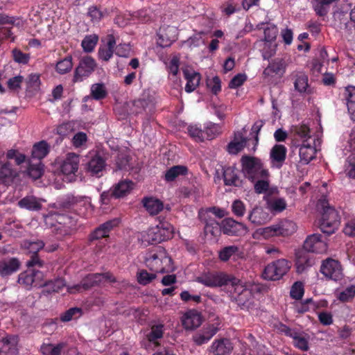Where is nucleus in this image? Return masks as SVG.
<instances>
[{"label": "nucleus", "mask_w": 355, "mask_h": 355, "mask_svg": "<svg viewBox=\"0 0 355 355\" xmlns=\"http://www.w3.org/2000/svg\"><path fill=\"white\" fill-rule=\"evenodd\" d=\"M146 266L155 272H170L174 270L173 260L166 250L161 247H155L148 250L145 257Z\"/></svg>", "instance_id": "1"}, {"label": "nucleus", "mask_w": 355, "mask_h": 355, "mask_svg": "<svg viewBox=\"0 0 355 355\" xmlns=\"http://www.w3.org/2000/svg\"><path fill=\"white\" fill-rule=\"evenodd\" d=\"M317 208L322 215L319 223L321 231L327 235L334 233L340 225V216L338 211L329 205L325 196H322L318 200Z\"/></svg>", "instance_id": "2"}, {"label": "nucleus", "mask_w": 355, "mask_h": 355, "mask_svg": "<svg viewBox=\"0 0 355 355\" xmlns=\"http://www.w3.org/2000/svg\"><path fill=\"white\" fill-rule=\"evenodd\" d=\"M55 220V224H51L52 233L58 241L67 240L76 232V221L72 217L53 212L46 217V220Z\"/></svg>", "instance_id": "3"}, {"label": "nucleus", "mask_w": 355, "mask_h": 355, "mask_svg": "<svg viewBox=\"0 0 355 355\" xmlns=\"http://www.w3.org/2000/svg\"><path fill=\"white\" fill-rule=\"evenodd\" d=\"M156 220L157 223L155 227L141 233V239L143 243L153 244L166 241L173 238L174 228L165 217L158 216Z\"/></svg>", "instance_id": "4"}, {"label": "nucleus", "mask_w": 355, "mask_h": 355, "mask_svg": "<svg viewBox=\"0 0 355 355\" xmlns=\"http://www.w3.org/2000/svg\"><path fill=\"white\" fill-rule=\"evenodd\" d=\"M242 172L245 178L254 182L260 178H269L270 173L261 160L257 157L243 155L241 159Z\"/></svg>", "instance_id": "5"}, {"label": "nucleus", "mask_w": 355, "mask_h": 355, "mask_svg": "<svg viewBox=\"0 0 355 355\" xmlns=\"http://www.w3.org/2000/svg\"><path fill=\"white\" fill-rule=\"evenodd\" d=\"M196 282L207 287H221L238 282V278L223 272L212 271L202 273Z\"/></svg>", "instance_id": "6"}, {"label": "nucleus", "mask_w": 355, "mask_h": 355, "mask_svg": "<svg viewBox=\"0 0 355 355\" xmlns=\"http://www.w3.org/2000/svg\"><path fill=\"white\" fill-rule=\"evenodd\" d=\"M296 230L295 223L289 220H282L272 225L261 228L257 230L264 239H268L272 236H287Z\"/></svg>", "instance_id": "7"}, {"label": "nucleus", "mask_w": 355, "mask_h": 355, "mask_svg": "<svg viewBox=\"0 0 355 355\" xmlns=\"http://www.w3.org/2000/svg\"><path fill=\"white\" fill-rule=\"evenodd\" d=\"M291 262L285 259H279L268 264L263 272L264 279L277 281L281 279L290 270Z\"/></svg>", "instance_id": "8"}, {"label": "nucleus", "mask_w": 355, "mask_h": 355, "mask_svg": "<svg viewBox=\"0 0 355 355\" xmlns=\"http://www.w3.org/2000/svg\"><path fill=\"white\" fill-rule=\"evenodd\" d=\"M320 271L328 280L339 282L344 277L343 268L340 262L330 257L322 261Z\"/></svg>", "instance_id": "9"}, {"label": "nucleus", "mask_w": 355, "mask_h": 355, "mask_svg": "<svg viewBox=\"0 0 355 355\" xmlns=\"http://www.w3.org/2000/svg\"><path fill=\"white\" fill-rule=\"evenodd\" d=\"M96 67V62L92 57L89 55L83 57L75 68L72 82L76 83L83 81L95 71Z\"/></svg>", "instance_id": "10"}, {"label": "nucleus", "mask_w": 355, "mask_h": 355, "mask_svg": "<svg viewBox=\"0 0 355 355\" xmlns=\"http://www.w3.org/2000/svg\"><path fill=\"white\" fill-rule=\"evenodd\" d=\"M230 286H232L234 289L232 298H234L237 304L241 308L247 306L248 303L253 297L251 290L243 285L239 279H238V282H236L235 284H230Z\"/></svg>", "instance_id": "11"}, {"label": "nucleus", "mask_w": 355, "mask_h": 355, "mask_svg": "<svg viewBox=\"0 0 355 355\" xmlns=\"http://www.w3.org/2000/svg\"><path fill=\"white\" fill-rule=\"evenodd\" d=\"M119 223L120 220L119 218H114L103 223L90 233L89 241L92 243L94 241L109 238L111 231L117 227Z\"/></svg>", "instance_id": "12"}, {"label": "nucleus", "mask_w": 355, "mask_h": 355, "mask_svg": "<svg viewBox=\"0 0 355 355\" xmlns=\"http://www.w3.org/2000/svg\"><path fill=\"white\" fill-rule=\"evenodd\" d=\"M303 248L308 252L323 253L327 250V244L322 239L321 234H313L307 236L304 242Z\"/></svg>", "instance_id": "13"}, {"label": "nucleus", "mask_w": 355, "mask_h": 355, "mask_svg": "<svg viewBox=\"0 0 355 355\" xmlns=\"http://www.w3.org/2000/svg\"><path fill=\"white\" fill-rule=\"evenodd\" d=\"M198 217L205 223L204 232L206 235L216 237L223 232L222 224L220 225L214 217L208 216L207 211H199Z\"/></svg>", "instance_id": "14"}, {"label": "nucleus", "mask_w": 355, "mask_h": 355, "mask_svg": "<svg viewBox=\"0 0 355 355\" xmlns=\"http://www.w3.org/2000/svg\"><path fill=\"white\" fill-rule=\"evenodd\" d=\"M43 274L40 270L28 269L19 274L18 282L25 286L28 289L32 286L40 287L42 286L40 283Z\"/></svg>", "instance_id": "15"}, {"label": "nucleus", "mask_w": 355, "mask_h": 355, "mask_svg": "<svg viewBox=\"0 0 355 355\" xmlns=\"http://www.w3.org/2000/svg\"><path fill=\"white\" fill-rule=\"evenodd\" d=\"M223 179L225 186L240 187L243 181L239 175L240 171L235 165L223 167Z\"/></svg>", "instance_id": "16"}, {"label": "nucleus", "mask_w": 355, "mask_h": 355, "mask_svg": "<svg viewBox=\"0 0 355 355\" xmlns=\"http://www.w3.org/2000/svg\"><path fill=\"white\" fill-rule=\"evenodd\" d=\"M222 230L223 234L228 236H239L246 233L247 228L243 223L227 218L222 221Z\"/></svg>", "instance_id": "17"}, {"label": "nucleus", "mask_w": 355, "mask_h": 355, "mask_svg": "<svg viewBox=\"0 0 355 355\" xmlns=\"http://www.w3.org/2000/svg\"><path fill=\"white\" fill-rule=\"evenodd\" d=\"M18 176V171L8 161H3L0 156V184L9 185Z\"/></svg>", "instance_id": "18"}, {"label": "nucleus", "mask_w": 355, "mask_h": 355, "mask_svg": "<svg viewBox=\"0 0 355 355\" xmlns=\"http://www.w3.org/2000/svg\"><path fill=\"white\" fill-rule=\"evenodd\" d=\"M79 162L80 158L78 155L73 153H68L60 165L61 172L66 176L74 178L78 170Z\"/></svg>", "instance_id": "19"}, {"label": "nucleus", "mask_w": 355, "mask_h": 355, "mask_svg": "<svg viewBox=\"0 0 355 355\" xmlns=\"http://www.w3.org/2000/svg\"><path fill=\"white\" fill-rule=\"evenodd\" d=\"M105 166V159L100 154L96 153L87 162V171L91 175L100 178L103 175Z\"/></svg>", "instance_id": "20"}, {"label": "nucleus", "mask_w": 355, "mask_h": 355, "mask_svg": "<svg viewBox=\"0 0 355 355\" xmlns=\"http://www.w3.org/2000/svg\"><path fill=\"white\" fill-rule=\"evenodd\" d=\"M106 44L101 46L98 51V58L104 62H108L113 56L116 44L114 35L109 34L105 37Z\"/></svg>", "instance_id": "21"}, {"label": "nucleus", "mask_w": 355, "mask_h": 355, "mask_svg": "<svg viewBox=\"0 0 355 355\" xmlns=\"http://www.w3.org/2000/svg\"><path fill=\"white\" fill-rule=\"evenodd\" d=\"M202 322V316L196 310H189L183 316L182 325L186 329H194L198 327Z\"/></svg>", "instance_id": "22"}, {"label": "nucleus", "mask_w": 355, "mask_h": 355, "mask_svg": "<svg viewBox=\"0 0 355 355\" xmlns=\"http://www.w3.org/2000/svg\"><path fill=\"white\" fill-rule=\"evenodd\" d=\"M135 183L132 180H123L114 184L111 189L114 198H121L128 196L134 189Z\"/></svg>", "instance_id": "23"}, {"label": "nucleus", "mask_w": 355, "mask_h": 355, "mask_svg": "<svg viewBox=\"0 0 355 355\" xmlns=\"http://www.w3.org/2000/svg\"><path fill=\"white\" fill-rule=\"evenodd\" d=\"M17 337L11 335L0 338V355H14L17 353Z\"/></svg>", "instance_id": "24"}, {"label": "nucleus", "mask_w": 355, "mask_h": 355, "mask_svg": "<svg viewBox=\"0 0 355 355\" xmlns=\"http://www.w3.org/2000/svg\"><path fill=\"white\" fill-rule=\"evenodd\" d=\"M285 71V62L283 59L277 58L269 62L268 67L263 70V74L266 77L282 76Z\"/></svg>", "instance_id": "25"}, {"label": "nucleus", "mask_w": 355, "mask_h": 355, "mask_svg": "<svg viewBox=\"0 0 355 355\" xmlns=\"http://www.w3.org/2000/svg\"><path fill=\"white\" fill-rule=\"evenodd\" d=\"M177 40V31L173 27L168 26L160 30L158 34L157 44L165 48L170 46Z\"/></svg>", "instance_id": "26"}, {"label": "nucleus", "mask_w": 355, "mask_h": 355, "mask_svg": "<svg viewBox=\"0 0 355 355\" xmlns=\"http://www.w3.org/2000/svg\"><path fill=\"white\" fill-rule=\"evenodd\" d=\"M218 328L214 324H209L193 336V340L197 345L207 343L218 332Z\"/></svg>", "instance_id": "27"}, {"label": "nucleus", "mask_w": 355, "mask_h": 355, "mask_svg": "<svg viewBox=\"0 0 355 355\" xmlns=\"http://www.w3.org/2000/svg\"><path fill=\"white\" fill-rule=\"evenodd\" d=\"M233 349L232 345L229 339L223 338L212 343L210 347V352L213 355H230Z\"/></svg>", "instance_id": "28"}, {"label": "nucleus", "mask_w": 355, "mask_h": 355, "mask_svg": "<svg viewBox=\"0 0 355 355\" xmlns=\"http://www.w3.org/2000/svg\"><path fill=\"white\" fill-rule=\"evenodd\" d=\"M20 261L16 257L0 261V275L3 277L17 272L20 267Z\"/></svg>", "instance_id": "29"}, {"label": "nucleus", "mask_w": 355, "mask_h": 355, "mask_svg": "<svg viewBox=\"0 0 355 355\" xmlns=\"http://www.w3.org/2000/svg\"><path fill=\"white\" fill-rule=\"evenodd\" d=\"M155 98L148 95L146 97L135 101L134 107L137 109L135 111L137 114L142 113V112L150 113L155 110Z\"/></svg>", "instance_id": "30"}, {"label": "nucleus", "mask_w": 355, "mask_h": 355, "mask_svg": "<svg viewBox=\"0 0 355 355\" xmlns=\"http://www.w3.org/2000/svg\"><path fill=\"white\" fill-rule=\"evenodd\" d=\"M295 146L300 148V162L303 164H309L315 157V149L310 142L297 144Z\"/></svg>", "instance_id": "31"}, {"label": "nucleus", "mask_w": 355, "mask_h": 355, "mask_svg": "<svg viewBox=\"0 0 355 355\" xmlns=\"http://www.w3.org/2000/svg\"><path fill=\"white\" fill-rule=\"evenodd\" d=\"M287 149L282 144H275L270 153V158L273 164L281 167L286 158Z\"/></svg>", "instance_id": "32"}, {"label": "nucleus", "mask_w": 355, "mask_h": 355, "mask_svg": "<svg viewBox=\"0 0 355 355\" xmlns=\"http://www.w3.org/2000/svg\"><path fill=\"white\" fill-rule=\"evenodd\" d=\"M184 78L187 80L185 91L187 93L193 92L199 85L200 81V74L189 69L183 70Z\"/></svg>", "instance_id": "33"}, {"label": "nucleus", "mask_w": 355, "mask_h": 355, "mask_svg": "<svg viewBox=\"0 0 355 355\" xmlns=\"http://www.w3.org/2000/svg\"><path fill=\"white\" fill-rule=\"evenodd\" d=\"M246 142L247 139L243 133L238 132L235 133L234 140L228 144L227 150L230 154L236 155L245 148Z\"/></svg>", "instance_id": "34"}, {"label": "nucleus", "mask_w": 355, "mask_h": 355, "mask_svg": "<svg viewBox=\"0 0 355 355\" xmlns=\"http://www.w3.org/2000/svg\"><path fill=\"white\" fill-rule=\"evenodd\" d=\"M18 206L21 209H26L29 211H40L42 209V205L41 200L34 196H26L19 200Z\"/></svg>", "instance_id": "35"}, {"label": "nucleus", "mask_w": 355, "mask_h": 355, "mask_svg": "<svg viewBox=\"0 0 355 355\" xmlns=\"http://www.w3.org/2000/svg\"><path fill=\"white\" fill-rule=\"evenodd\" d=\"M315 263V259L313 255L306 253L297 256L295 261L297 272L302 273L312 267Z\"/></svg>", "instance_id": "36"}, {"label": "nucleus", "mask_w": 355, "mask_h": 355, "mask_svg": "<svg viewBox=\"0 0 355 355\" xmlns=\"http://www.w3.org/2000/svg\"><path fill=\"white\" fill-rule=\"evenodd\" d=\"M50 152V146L44 140L35 144L32 148L31 155L33 159H36L38 162L44 158Z\"/></svg>", "instance_id": "37"}, {"label": "nucleus", "mask_w": 355, "mask_h": 355, "mask_svg": "<svg viewBox=\"0 0 355 355\" xmlns=\"http://www.w3.org/2000/svg\"><path fill=\"white\" fill-rule=\"evenodd\" d=\"M343 95L347 101V110L351 119L355 121V87H347L345 89Z\"/></svg>", "instance_id": "38"}, {"label": "nucleus", "mask_w": 355, "mask_h": 355, "mask_svg": "<svg viewBox=\"0 0 355 355\" xmlns=\"http://www.w3.org/2000/svg\"><path fill=\"white\" fill-rule=\"evenodd\" d=\"M144 207L150 215L158 214L164 208L163 202L154 198H145L143 200Z\"/></svg>", "instance_id": "39"}, {"label": "nucleus", "mask_w": 355, "mask_h": 355, "mask_svg": "<svg viewBox=\"0 0 355 355\" xmlns=\"http://www.w3.org/2000/svg\"><path fill=\"white\" fill-rule=\"evenodd\" d=\"M67 346V342H60L56 345L49 343L41 346L43 355H62V350Z\"/></svg>", "instance_id": "40"}, {"label": "nucleus", "mask_w": 355, "mask_h": 355, "mask_svg": "<svg viewBox=\"0 0 355 355\" xmlns=\"http://www.w3.org/2000/svg\"><path fill=\"white\" fill-rule=\"evenodd\" d=\"M188 173V168L183 165H176L168 168L164 175V180L168 182L174 181L180 175H186Z\"/></svg>", "instance_id": "41"}, {"label": "nucleus", "mask_w": 355, "mask_h": 355, "mask_svg": "<svg viewBox=\"0 0 355 355\" xmlns=\"http://www.w3.org/2000/svg\"><path fill=\"white\" fill-rule=\"evenodd\" d=\"M310 129L306 125L296 126L295 128V146L301 143H309L311 139Z\"/></svg>", "instance_id": "42"}, {"label": "nucleus", "mask_w": 355, "mask_h": 355, "mask_svg": "<svg viewBox=\"0 0 355 355\" xmlns=\"http://www.w3.org/2000/svg\"><path fill=\"white\" fill-rule=\"evenodd\" d=\"M268 218V214L261 207L254 208L248 216L249 220L255 225L265 223Z\"/></svg>", "instance_id": "43"}, {"label": "nucleus", "mask_w": 355, "mask_h": 355, "mask_svg": "<svg viewBox=\"0 0 355 355\" xmlns=\"http://www.w3.org/2000/svg\"><path fill=\"white\" fill-rule=\"evenodd\" d=\"M295 89L300 93L306 92L309 87V78L307 75L302 72H297L293 74Z\"/></svg>", "instance_id": "44"}, {"label": "nucleus", "mask_w": 355, "mask_h": 355, "mask_svg": "<svg viewBox=\"0 0 355 355\" xmlns=\"http://www.w3.org/2000/svg\"><path fill=\"white\" fill-rule=\"evenodd\" d=\"M309 334L304 332H298L293 336V344L296 348L306 352L309 349Z\"/></svg>", "instance_id": "45"}, {"label": "nucleus", "mask_w": 355, "mask_h": 355, "mask_svg": "<svg viewBox=\"0 0 355 355\" xmlns=\"http://www.w3.org/2000/svg\"><path fill=\"white\" fill-rule=\"evenodd\" d=\"M78 203L89 205V198L86 196L68 195L63 202L64 207L73 209L74 210H78Z\"/></svg>", "instance_id": "46"}, {"label": "nucleus", "mask_w": 355, "mask_h": 355, "mask_svg": "<svg viewBox=\"0 0 355 355\" xmlns=\"http://www.w3.org/2000/svg\"><path fill=\"white\" fill-rule=\"evenodd\" d=\"M42 286H44L43 293L49 294L51 293L60 292L66 286V283L64 279L58 278L53 281H49L44 284H42Z\"/></svg>", "instance_id": "47"}, {"label": "nucleus", "mask_w": 355, "mask_h": 355, "mask_svg": "<svg viewBox=\"0 0 355 355\" xmlns=\"http://www.w3.org/2000/svg\"><path fill=\"white\" fill-rule=\"evenodd\" d=\"M313 8L319 17H324L329 11V5L338 0H313Z\"/></svg>", "instance_id": "48"}, {"label": "nucleus", "mask_w": 355, "mask_h": 355, "mask_svg": "<svg viewBox=\"0 0 355 355\" xmlns=\"http://www.w3.org/2000/svg\"><path fill=\"white\" fill-rule=\"evenodd\" d=\"M73 58L71 55H67L64 58L57 62L55 65V71L61 75L66 74L71 71L73 68Z\"/></svg>", "instance_id": "49"}, {"label": "nucleus", "mask_w": 355, "mask_h": 355, "mask_svg": "<svg viewBox=\"0 0 355 355\" xmlns=\"http://www.w3.org/2000/svg\"><path fill=\"white\" fill-rule=\"evenodd\" d=\"M268 209L272 213H281L286 209L287 203L283 198H273L267 201Z\"/></svg>", "instance_id": "50"}, {"label": "nucleus", "mask_w": 355, "mask_h": 355, "mask_svg": "<svg viewBox=\"0 0 355 355\" xmlns=\"http://www.w3.org/2000/svg\"><path fill=\"white\" fill-rule=\"evenodd\" d=\"M101 282L102 276L99 273L89 274L81 280L82 286L85 291L99 284Z\"/></svg>", "instance_id": "51"}, {"label": "nucleus", "mask_w": 355, "mask_h": 355, "mask_svg": "<svg viewBox=\"0 0 355 355\" xmlns=\"http://www.w3.org/2000/svg\"><path fill=\"white\" fill-rule=\"evenodd\" d=\"M222 132V127L218 123L209 122L204 128V135H206L207 139H213Z\"/></svg>", "instance_id": "52"}, {"label": "nucleus", "mask_w": 355, "mask_h": 355, "mask_svg": "<svg viewBox=\"0 0 355 355\" xmlns=\"http://www.w3.org/2000/svg\"><path fill=\"white\" fill-rule=\"evenodd\" d=\"M155 273V272H148L144 269L139 270L137 272V282L141 285L146 286L155 279L157 277Z\"/></svg>", "instance_id": "53"}, {"label": "nucleus", "mask_w": 355, "mask_h": 355, "mask_svg": "<svg viewBox=\"0 0 355 355\" xmlns=\"http://www.w3.org/2000/svg\"><path fill=\"white\" fill-rule=\"evenodd\" d=\"M98 41V37L95 34L86 35L81 42L83 51L87 53L93 51Z\"/></svg>", "instance_id": "54"}, {"label": "nucleus", "mask_w": 355, "mask_h": 355, "mask_svg": "<svg viewBox=\"0 0 355 355\" xmlns=\"http://www.w3.org/2000/svg\"><path fill=\"white\" fill-rule=\"evenodd\" d=\"M91 95L96 101L105 98L107 95L106 88L103 83H95L91 87Z\"/></svg>", "instance_id": "55"}, {"label": "nucleus", "mask_w": 355, "mask_h": 355, "mask_svg": "<svg viewBox=\"0 0 355 355\" xmlns=\"http://www.w3.org/2000/svg\"><path fill=\"white\" fill-rule=\"evenodd\" d=\"M22 246L31 254H38V252L44 247V243L41 240L35 241L26 240L23 242Z\"/></svg>", "instance_id": "56"}, {"label": "nucleus", "mask_w": 355, "mask_h": 355, "mask_svg": "<svg viewBox=\"0 0 355 355\" xmlns=\"http://www.w3.org/2000/svg\"><path fill=\"white\" fill-rule=\"evenodd\" d=\"M252 182L254 192L257 194L266 193L270 190L269 178H260Z\"/></svg>", "instance_id": "57"}, {"label": "nucleus", "mask_w": 355, "mask_h": 355, "mask_svg": "<svg viewBox=\"0 0 355 355\" xmlns=\"http://www.w3.org/2000/svg\"><path fill=\"white\" fill-rule=\"evenodd\" d=\"M43 167L44 165L41 162H38L36 164L29 163L27 169L28 175L33 180L39 179L43 174Z\"/></svg>", "instance_id": "58"}, {"label": "nucleus", "mask_w": 355, "mask_h": 355, "mask_svg": "<svg viewBox=\"0 0 355 355\" xmlns=\"http://www.w3.org/2000/svg\"><path fill=\"white\" fill-rule=\"evenodd\" d=\"M24 80V78L21 75L9 78L7 81L8 89L10 92H19V89L21 88V84Z\"/></svg>", "instance_id": "59"}, {"label": "nucleus", "mask_w": 355, "mask_h": 355, "mask_svg": "<svg viewBox=\"0 0 355 355\" xmlns=\"http://www.w3.org/2000/svg\"><path fill=\"white\" fill-rule=\"evenodd\" d=\"M239 251L236 245H229L220 250L218 257L222 261H227L234 254Z\"/></svg>", "instance_id": "60"}, {"label": "nucleus", "mask_w": 355, "mask_h": 355, "mask_svg": "<svg viewBox=\"0 0 355 355\" xmlns=\"http://www.w3.org/2000/svg\"><path fill=\"white\" fill-rule=\"evenodd\" d=\"M263 123H264L263 121L261 120L257 121L254 122V123L253 124V125L251 128L250 135L254 138V142H253L254 146H253L252 150L254 152L257 150V146L259 143V134L263 125Z\"/></svg>", "instance_id": "61"}, {"label": "nucleus", "mask_w": 355, "mask_h": 355, "mask_svg": "<svg viewBox=\"0 0 355 355\" xmlns=\"http://www.w3.org/2000/svg\"><path fill=\"white\" fill-rule=\"evenodd\" d=\"M130 158L129 155L124 153H120L116 157V165L117 168L119 170L129 171L130 169Z\"/></svg>", "instance_id": "62"}, {"label": "nucleus", "mask_w": 355, "mask_h": 355, "mask_svg": "<svg viewBox=\"0 0 355 355\" xmlns=\"http://www.w3.org/2000/svg\"><path fill=\"white\" fill-rule=\"evenodd\" d=\"M355 297V285H350L340 293L338 300L343 302L352 301Z\"/></svg>", "instance_id": "63"}, {"label": "nucleus", "mask_w": 355, "mask_h": 355, "mask_svg": "<svg viewBox=\"0 0 355 355\" xmlns=\"http://www.w3.org/2000/svg\"><path fill=\"white\" fill-rule=\"evenodd\" d=\"M345 168L349 178H355V154H351L346 160Z\"/></svg>", "instance_id": "64"}]
</instances>
